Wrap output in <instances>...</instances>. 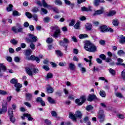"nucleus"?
<instances>
[{
    "instance_id": "obj_1",
    "label": "nucleus",
    "mask_w": 125,
    "mask_h": 125,
    "mask_svg": "<svg viewBox=\"0 0 125 125\" xmlns=\"http://www.w3.org/2000/svg\"><path fill=\"white\" fill-rule=\"evenodd\" d=\"M84 48L89 52H95L97 51V47L89 41H86L84 45Z\"/></svg>"
},
{
    "instance_id": "obj_2",
    "label": "nucleus",
    "mask_w": 125,
    "mask_h": 125,
    "mask_svg": "<svg viewBox=\"0 0 125 125\" xmlns=\"http://www.w3.org/2000/svg\"><path fill=\"white\" fill-rule=\"evenodd\" d=\"M69 117L70 119L73 120V122H77V119H82L83 114H82V112L78 110L75 112V114L70 112Z\"/></svg>"
},
{
    "instance_id": "obj_3",
    "label": "nucleus",
    "mask_w": 125,
    "mask_h": 125,
    "mask_svg": "<svg viewBox=\"0 0 125 125\" xmlns=\"http://www.w3.org/2000/svg\"><path fill=\"white\" fill-rule=\"evenodd\" d=\"M26 73L30 77H33L34 75L39 73L40 70L38 68L26 67L25 68Z\"/></svg>"
},
{
    "instance_id": "obj_4",
    "label": "nucleus",
    "mask_w": 125,
    "mask_h": 125,
    "mask_svg": "<svg viewBox=\"0 0 125 125\" xmlns=\"http://www.w3.org/2000/svg\"><path fill=\"white\" fill-rule=\"evenodd\" d=\"M10 83H12V84H15L14 86L15 87H16V91L17 92H19V91H20V88L22 87V84L20 83H18V80L17 79L13 78L10 81Z\"/></svg>"
},
{
    "instance_id": "obj_5",
    "label": "nucleus",
    "mask_w": 125,
    "mask_h": 125,
    "mask_svg": "<svg viewBox=\"0 0 125 125\" xmlns=\"http://www.w3.org/2000/svg\"><path fill=\"white\" fill-rule=\"evenodd\" d=\"M26 42H36L38 41V37L34 36V35L32 34H28V38H26L25 39Z\"/></svg>"
},
{
    "instance_id": "obj_6",
    "label": "nucleus",
    "mask_w": 125,
    "mask_h": 125,
    "mask_svg": "<svg viewBox=\"0 0 125 125\" xmlns=\"http://www.w3.org/2000/svg\"><path fill=\"white\" fill-rule=\"evenodd\" d=\"M52 31L54 32V34L51 35L52 37H53L55 39H57L58 37L60 36V30L58 29V27L57 26H52L51 27Z\"/></svg>"
},
{
    "instance_id": "obj_7",
    "label": "nucleus",
    "mask_w": 125,
    "mask_h": 125,
    "mask_svg": "<svg viewBox=\"0 0 125 125\" xmlns=\"http://www.w3.org/2000/svg\"><path fill=\"white\" fill-rule=\"evenodd\" d=\"M86 100V98L84 96H82L80 97V99H77L75 100V103L78 106H82L83 105V104L85 102V101Z\"/></svg>"
},
{
    "instance_id": "obj_8",
    "label": "nucleus",
    "mask_w": 125,
    "mask_h": 125,
    "mask_svg": "<svg viewBox=\"0 0 125 125\" xmlns=\"http://www.w3.org/2000/svg\"><path fill=\"white\" fill-rule=\"evenodd\" d=\"M99 30L102 33H107V32H110L112 33L113 32V29L111 28H108L105 25H102L99 27Z\"/></svg>"
},
{
    "instance_id": "obj_9",
    "label": "nucleus",
    "mask_w": 125,
    "mask_h": 125,
    "mask_svg": "<svg viewBox=\"0 0 125 125\" xmlns=\"http://www.w3.org/2000/svg\"><path fill=\"white\" fill-rule=\"evenodd\" d=\"M18 25H19L18 29L16 28V26H13L12 27V31H13L14 34H17V33H23V32H24L23 27H22L20 24H18Z\"/></svg>"
},
{
    "instance_id": "obj_10",
    "label": "nucleus",
    "mask_w": 125,
    "mask_h": 125,
    "mask_svg": "<svg viewBox=\"0 0 125 125\" xmlns=\"http://www.w3.org/2000/svg\"><path fill=\"white\" fill-rule=\"evenodd\" d=\"M104 118H105V115H104V111H103V110H100L98 113V119H99L100 122H104Z\"/></svg>"
},
{
    "instance_id": "obj_11",
    "label": "nucleus",
    "mask_w": 125,
    "mask_h": 125,
    "mask_svg": "<svg viewBox=\"0 0 125 125\" xmlns=\"http://www.w3.org/2000/svg\"><path fill=\"white\" fill-rule=\"evenodd\" d=\"M27 60H32V61H36L37 63H40L41 62V60L38 57H36L34 55L31 56L30 57L27 58Z\"/></svg>"
},
{
    "instance_id": "obj_12",
    "label": "nucleus",
    "mask_w": 125,
    "mask_h": 125,
    "mask_svg": "<svg viewBox=\"0 0 125 125\" xmlns=\"http://www.w3.org/2000/svg\"><path fill=\"white\" fill-rule=\"evenodd\" d=\"M104 13V8L103 7H101L100 10H98L95 12L93 14L94 16H96V15H100L101 14H103Z\"/></svg>"
},
{
    "instance_id": "obj_13",
    "label": "nucleus",
    "mask_w": 125,
    "mask_h": 125,
    "mask_svg": "<svg viewBox=\"0 0 125 125\" xmlns=\"http://www.w3.org/2000/svg\"><path fill=\"white\" fill-rule=\"evenodd\" d=\"M25 99L27 101H31L32 99H33V94L31 93H26Z\"/></svg>"
},
{
    "instance_id": "obj_14",
    "label": "nucleus",
    "mask_w": 125,
    "mask_h": 125,
    "mask_svg": "<svg viewBox=\"0 0 125 125\" xmlns=\"http://www.w3.org/2000/svg\"><path fill=\"white\" fill-rule=\"evenodd\" d=\"M36 102L37 103H40L42 106H45V102L42 100V99L41 97H38L36 98Z\"/></svg>"
},
{
    "instance_id": "obj_15",
    "label": "nucleus",
    "mask_w": 125,
    "mask_h": 125,
    "mask_svg": "<svg viewBox=\"0 0 125 125\" xmlns=\"http://www.w3.org/2000/svg\"><path fill=\"white\" fill-rule=\"evenodd\" d=\"M42 4L43 7H46L47 8H48V9H51L52 8V6L47 4V3L44 0H42Z\"/></svg>"
},
{
    "instance_id": "obj_16",
    "label": "nucleus",
    "mask_w": 125,
    "mask_h": 125,
    "mask_svg": "<svg viewBox=\"0 0 125 125\" xmlns=\"http://www.w3.org/2000/svg\"><path fill=\"white\" fill-rule=\"evenodd\" d=\"M119 42L121 44H125V37L124 35H121L119 37Z\"/></svg>"
},
{
    "instance_id": "obj_17",
    "label": "nucleus",
    "mask_w": 125,
    "mask_h": 125,
    "mask_svg": "<svg viewBox=\"0 0 125 125\" xmlns=\"http://www.w3.org/2000/svg\"><path fill=\"white\" fill-rule=\"evenodd\" d=\"M96 95H89L88 98L87 99L88 101L91 102L94 99H97Z\"/></svg>"
},
{
    "instance_id": "obj_18",
    "label": "nucleus",
    "mask_w": 125,
    "mask_h": 125,
    "mask_svg": "<svg viewBox=\"0 0 125 125\" xmlns=\"http://www.w3.org/2000/svg\"><path fill=\"white\" fill-rule=\"evenodd\" d=\"M89 119L88 118V117H85L83 120V123H86L87 125H91V123L90 122V121H89Z\"/></svg>"
},
{
    "instance_id": "obj_19",
    "label": "nucleus",
    "mask_w": 125,
    "mask_h": 125,
    "mask_svg": "<svg viewBox=\"0 0 125 125\" xmlns=\"http://www.w3.org/2000/svg\"><path fill=\"white\" fill-rule=\"evenodd\" d=\"M0 68H1L2 70L5 71L6 70V67H5V66L3 65L2 63H0V78H1L2 74L1 73V69H0Z\"/></svg>"
},
{
    "instance_id": "obj_20",
    "label": "nucleus",
    "mask_w": 125,
    "mask_h": 125,
    "mask_svg": "<svg viewBox=\"0 0 125 125\" xmlns=\"http://www.w3.org/2000/svg\"><path fill=\"white\" fill-rule=\"evenodd\" d=\"M81 10L82 11H91V7L90 6L88 7L83 6L81 7Z\"/></svg>"
},
{
    "instance_id": "obj_21",
    "label": "nucleus",
    "mask_w": 125,
    "mask_h": 125,
    "mask_svg": "<svg viewBox=\"0 0 125 125\" xmlns=\"http://www.w3.org/2000/svg\"><path fill=\"white\" fill-rule=\"evenodd\" d=\"M89 59L90 60H87L86 58H84V61H86V62H88L89 63V66H91L92 65V63L91 62V59H92V56H89L88 57Z\"/></svg>"
},
{
    "instance_id": "obj_22",
    "label": "nucleus",
    "mask_w": 125,
    "mask_h": 125,
    "mask_svg": "<svg viewBox=\"0 0 125 125\" xmlns=\"http://www.w3.org/2000/svg\"><path fill=\"white\" fill-rule=\"evenodd\" d=\"M69 68L71 71H75L76 70V65L73 63H70L69 64Z\"/></svg>"
},
{
    "instance_id": "obj_23",
    "label": "nucleus",
    "mask_w": 125,
    "mask_h": 125,
    "mask_svg": "<svg viewBox=\"0 0 125 125\" xmlns=\"http://www.w3.org/2000/svg\"><path fill=\"white\" fill-rule=\"evenodd\" d=\"M85 28L87 31H90L92 28V25L90 23H87L85 25Z\"/></svg>"
},
{
    "instance_id": "obj_24",
    "label": "nucleus",
    "mask_w": 125,
    "mask_h": 125,
    "mask_svg": "<svg viewBox=\"0 0 125 125\" xmlns=\"http://www.w3.org/2000/svg\"><path fill=\"white\" fill-rule=\"evenodd\" d=\"M123 62H124V60L121 58L117 59V62L116 63L117 66H121L123 64Z\"/></svg>"
},
{
    "instance_id": "obj_25",
    "label": "nucleus",
    "mask_w": 125,
    "mask_h": 125,
    "mask_svg": "<svg viewBox=\"0 0 125 125\" xmlns=\"http://www.w3.org/2000/svg\"><path fill=\"white\" fill-rule=\"evenodd\" d=\"M32 52H33V51L30 49L26 50L25 52V56H30L32 54Z\"/></svg>"
},
{
    "instance_id": "obj_26",
    "label": "nucleus",
    "mask_w": 125,
    "mask_h": 125,
    "mask_svg": "<svg viewBox=\"0 0 125 125\" xmlns=\"http://www.w3.org/2000/svg\"><path fill=\"white\" fill-rule=\"evenodd\" d=\"M117 13V12L115 10L110 11L109 13L107 14V16H114V15H116Z\"/></svg>"
},
{
    "instance_id": "obj_27",
    "label": "nucleus",
    "mask_w": 125,
    "mask_h": 125,
    "mask_svg": "<svg viewBox=\"0 0 125 125\" xmlns=\"http://www.w3.org/2000/svg\"><path fill=\"white\" fill-rule=\"evenodd\" d=\"M1 110L3 114L6 113V112H7V106L6 105H2Z\"/></svg>"
},
{
    "instance_id": "obj_28",
    "label": "nucleus",
    "mask_w": 125,
    "mask_h": 125,
    "mask_svg": "<svg viewBox=\"0 0 125 125\" xmlns=\"http://www.w3.org/2000/svg\"><path fill=\"white\" fill-rule=\"evenodd\" d=\"M100 95L102 97H106V92L103 90H101L100 91Z\"/></svg>"
},
{
    "instance_id": "obj_29",
    "label": "nucleus",
    "mask_w": 125,
    "mask_h": 125,
    "mask_svg": "<svg viewBox=\"0 0 125 125\" xmlns=\"http://www.w3.org/2000/svg\"><path fill=\"white\" fill-rule=\"evenodd\" d=\"M59 44L62 46H65L64 48L65 50H67V46H66L67 44L65 43L64 41L63 42L62 41H60L59 42Z\"/></svg>"
},
{
    "instance_id": "obj_30",
    "label": "nucleus",
    "mask_w": 125,
    "mask_h": 125,
    "mask_svg": "<svg viewBox=\"0 0 125 125\" xmlns=\"http://www.w3.org/2000/svg\"><path fill=\"white\" fill-rule=\"evenodd\" d=\"M112 23L114 26H119V20L117 19L113 20Z\"/></svg>"
},
{
    "instance_id": "obj_31",
    "label": "nucleus",
    "mask_w": 125,
    "mask_h": 125,
    "mask_svg": "<svg viewBox=\"0 0 125 125\" xmlns=\"http://www.w3.org/2000/svg\"><path fill=\"white\" fill-rule=\"evenodd\" d=\"M47 100L49 103H50V104H54V103H55V101H54V100H53V99H52V98L50 97H48L47 98Z\"/></svg>"
},
{
    "instance_id": "obj_32",
    "label": "nucleus",
    "mask_w": 125,
    "mask_h": 125,
    "mask_svg": "<svg viewBox=\"0 0 125 125\" xmlns=\"http://www.w3.org/2000/svg\"><path fill=\"white\" fill-rule=\"evenodd\" d=\"M40 13L42 15H43V14H47V11L46 9L43 8H41V11Z\"/></svg>"
},
{
    "instance_id": "obj_33",
    "label": "nucleus",
    "mask_w": 125,
    "mask_h": 125,
    "mask_svg": "<svg viewBox=\"0 0 125 125\" xmlns=\"http://www.w3.org/2000/svg\"><path fill=\"white\" fill-rule=\"evenodd\" d=\"M11 43L13 45H16L18 43V41H16L15 39H12L10 41Z\"/></svg>"
},
{
    "instance_id": "obj_34",
    "label": "nucleus",
    "mask_w": 125,
    "mask_h": 125,
    "mask_svg": "<svg viewBox=\"0 0 125 125\" xmlns=\"http://www.w3.org/2000/svg\"><path fill=\"white\" fill-rule=\"evenodd\" d=\"M25 117H26V118H28V121H33V118L31 116V114L26 113V114H25Z\"/></svg>"
},
{
    "instance_id": "obj_35",
    "label": "nucleus",
    "mask_w": 125,
    "mask_h": 125,
    "mask_svg": "<svg viewBox=\"0 0 125 125\" xmlns=\"http://www.w3.org/2000/svg\"><path fill=\"white\" fill-rule=\"evenodd\" d=\"M108 71L111 75H112V76H116V70L112 68H110L108 69Z\"/></svg>"
},
{
    "instance_id": "obj_36",
    "label": "nucleus",
    "mask_w": 125,
    "mask_h": 125,
    "mask_svg": "<svg viewBox=\"0 0 125 125\" xmlns=\"http://www.w3.org/2000/svg\"><path fill=\"white\" fill-rule=\"evenodd\" d=\"M53 77V74L52 73L49 72L47 74L46 79V80H48V79H51Z\"/></svg>"
},
{
    "instance_id": "obj_37",
    "label": "nucleus",
    "mask_w": 125,
    "mask_h": 125,
    "mask_svg": "<svg viewBox=\"0 0 125 125\" xmlns=\"http://www.w3.org/2000/svg\"><path fill=\"white\" fill-rule=\"evenodd\" d=\"M53 91H54V89H53V88L51 87H49L47 88V92H48V93H52Z\"/></svg>"
},
{
    "instance_id": "obj_38",
    "label": "nucleus",
    "mask_w": 125,
    "mask_h": 125,
    "mask_svg": "<svg viewBox=\"0 0 125 125\" xmlns=\"http://www.w3.org/2000/svg\"><path fill=\"white\" fill-rule=\"evenodd\" d=\"M32 12H34V13H37V12H39V11H40V10L39 9V8L37 7H34L32 8Z\"/></svg>"
},
{
    "instance_id": "obj_39",
    "label": "nucleus",
    "mask_w": 125,
    "mask_h": 125,
    "mask_svg": "<svg viewBox=\"0 0 125 125\" xmlns=\"http://www.w3.org/2000/svg\"><path fill=\"white\" fill-rule=\"evenodd\" d=\"M8 114L9 117H11L13 116V111L12 110V108H10L8 110Z\"/></svg>"
},
{
    "instance_id": "obj_40",
    "label": "nucleus",
    "mask_w": 125,
    "mask_h": 125,
    "mask_svg": "<svg viewBox=\"0 0 125 125\" xmlns=\"http://www.w3.org/2000/svg\"><path fill=\"white\" fill-rule=\"evenodd\" d=\"M118 55H119V56H123V55H125V51L123 50H119L117 52Z\"/></svg>"
},
{
    "instance_id": "obj_41",
    "label": "nucleus",
    "mask_w": 125,
    "mask_h": 125,
    "mask_svg": "<svg viewBox=\"0 0 125 125\" xmlns=\"http://www.w3.org/2000/svg\"><path fill=\"white\" fill-rule=\"evenodd\" d=\"M88 36L86 34H80L79 35V39H85V38H87Z\"/></svg>"
},
{
    "instance_id": "obj_42",
    "label": "nucleus",
    "mask_w": 125,
    "mask_h": 125,
    "mask_svg": "<svg viewBox=\"0 0 125 125\" xmlns=\"http://www.w3.org/2000/svg\"><path fill=\"white\" fill-rule=\"evenodd\" d=\"M54 3L57 5H62V1H61L60 0H56L54 1Z\"/></svg>"
},
{
    "instance_id": "obj_43",
    "label": "nucleus",
    "mask_w": 125,
    "mask_h": 125,
    "mask_svg": "<svg viewBox=\"0 0 125 125\" xmlns=\"http://www.w3.org/2000/svg\"><path fill=\"white\" fill-rule=\"evenodd\" d=\"M121 77L123 81L125 82V69L123 70V71L121 72Z\"/></svg>"
},
{
    "instance_id": "obj_44",
    "label": "nucleus",
    "mask_w": 125,
    "mask_h": 125,
    "mask_svg": "<svg viewBox=\"0 0 125 125\" xmlns=\"http://www.w3.org/2000/svg\"><path fill=\"white\" fill-rule=\"evenodd\" d=\"M53 42V39L51 38H48L46 40V42H47V43H51Z\"/></svg>"
},
{
    "instance_id": "obj_45",
    "label": "nucleus",
    "mask_w": 125,
    "mask_h": 125,
    "mask_svg": "<svg viewBox=\"0 0 125 125\" xmlns=\"http://www.w3.org/2000/svg\"><path fill=\"white\" fill-rule=\"evenodd\" d=\"M55 52L57 56H60V57H61V56H62L63 55V54L60 51V50H56L55 51Z\"/></svg>"
},
{
    "instance_id": "obj_46",
    "label": "nucleus",
    "mask_w": 125,
    "mask_h": 125,
    "mask_svg": "<svg viewBox=\"0 0 125 125\" xmlns=\"http://www.w3.org/2000/svg\"><path fill=\"white\" fill-rule=\"evenodd\" d=\"M12 7H13V5H12V4H9V6L7 7V11L8 12L12 11Z\"/></svg>"
},
{
    "instance_id": "obj_47",
    "label": "nucleus",
    "mask_w": 125,
    "mask_h": 125,
    "mask_svg": "<svg viewBox=\"0 0 125 125\" xmlns=\"http://www.w3.org/2000/svg\"><path fill=\"white\" fill-rule=\"evenodd\" d=\"M25 15L29 19L33 18V15H32V14L29 13L28 12H25Z\"/></svg>"
},
{
    "instance_id": "obj_48",
    "label": "nucleus",
    "mask_w": 125,
    "mask_h": 125,
    "mask_svg": "<svg viewBox=\"0 0 125 125\" xmlns=\"http://www.w3.org/2000/svg\"><path fill=\"white\" fill-rule=\"evenodd\" d=\"M115 96L116 97H119V98H123L124 97L122 93L119 92L115 93Z\"/></svg>"
},
{
    "instance_id": "obj_49",
    "label": "nucleus",
    "mask_w": 125,
    "mask_h": 125,
    "mask_svg": "<svg viewBox=\"0 0 125 125\" xmlns=\"http://www.w3.org/2000/svg\"><path fill=\"white\" fill-rule=\"evenodd\" d=\"M13 15L14 16H20L21 14H20V13H19V12H18L17 11H14L13 12Z\"/></svg>"
},
{
    "instance_id": "obj_50",
    "label": "nucleus",
    "mask_w": 125,
    "mask_h": 125,
    "mask_svg": "<svg viewBox=\"0 0 125 125\" xmlns=\"http://www.w3.org/2000/svg\"><path fill=\"white\" fill-rule=\"evenodd\" d=\"M44 122L45 124H46V125H51V121H50V120H49L48 119H45L44 120Z\"/></svg>"
},
{
    "instance_id": "obj_51",
    "label": "nucleus",
    "mask_w": 125,
    "mask_h": 125,
    "mask_svg": "<svg viewBox=\"0 0 125 125\" xmlns=\"http://www.w3.org/2000/svg\"><path fill=\"white\" fill-rule=\"evenodd\" d=\"M92 109H93V107H92L91 105H89L86 107V110H87V111H91Z\"/></svg>"
},
{
    "instance_id": "obj_52",
    "label": "nucleus",
    "mask_w": 125,
    "mask_h": 125,
    "mask_svg": "<svg viewBox=\"0 0 125 125\" xmlns=\"http://www.w3.org/2000/svg\"><path fill=\"white\" fill-rule=\"evenodd\" d=\"M100 58L102 59V60H105L106 59V56L103 54H102L99 55Z\"/></svg>"
},
{
    "instance_id": "obj_53",
    "label": "nucleus",
    "mask_w": 125,
    "mask_h": 125,
    "mask_svg": "<svg viewBox=\"0 0 125 125\" xmlns=\"http://www.w3.org/2000/svg\"><path fill=\"white\" fill-rule=\"evenodd\" d=\"M99 0H94V5H95V6H98V5H99Z\"/></svg>"
},
{
    "instance_id": "obj_54",
    "label": "nucleus",
    "mask_w": 125,
    "mask_h": 125,
    "mask_svg": "<svg viewBox=\"0 0 125 125\" xmlns=\"http://www.w3.org/2000/svg\"><path fill=\"white\" fill-rule=\"evenodd\" d=\"M0 94L1 95H6V94H7V92L4 90H0Z\"/></svg>"
},
{
    "instance_id": "obj_55",
    "label": "nucleus",
    "mask_w": 125,
    "mask_h": 125,
    "mask_svg": "<svg viewBox=\"0 0 125 125\" xmlns=\"http://www.w3.org/2000/svg\"><path fill=\"white\" fill-rule=\"evenodd\" d=\"M50 21V18H49V17L44 18V19H43V21L45 23H48V22H49Z\"/></svg>"
},
{
    "instance_id": "obj_56",
    "label": "nucleus",
    "mask_w": 125,
    "mask_h": 125,
    "mask_svg": "<svg viewBox=\"0 0 125 125\" xmlns=\"http://www.w3.org/2000/svg\"><path fill=\"white\" fill-rule=\"evenodd\" d=\"M30 48H31V49H32V50H35V48H36V47L35 46V44L33 43V42L30 43Z\"/></svg>"
},
{
    "instance_id": "obj_57",
    "label": "nucleus",
    "mask_w": 125,
    "mask_h": 125,
    "mask_svg": "<svg viewBox=\"0 0 125 125\" xmlns=\"http://www.w3.org/2000/svg\"><path fill=\"white\" fill-rule=\"evenodd\" d=\"M14 61H15V62H17V63L20 62V58H19V57H15Z\"/></svg>"
},
{
    "instance_id": "obj_58",
    "label": "nucleus",
    "mask_w": 125,
    "mask_h": 125,
    "mask_svg": "<svg viewBox=\"0 0 125 125\" xmlns=\"http://www.w3.org/2000/svg\"><path fill=\"white\" fill-rule=\"evenodd\" d=\"M24 105H25V106H27V107H28V108H31V107H32V105L29 102H25L24 103Z\"/></svg>"
},
{
    "instance_id": "obj_59",
    "label": "nucleus",
    "mask_w": 125,
    "mask_h": 125,
    "mask_svg": "<svg viewBox=\"0 0 125 125\" xmlns=\"http://www.w3.org/2000/svg\"><path fill=\"white\" fill-rule=\"evenodd\" d=\"M10 121L12 123H14L15 122V118L13 117V115H12V116H10Z\"/></svg>"
},
{
    "instance_id": "obj_60",
    "label": "nucleus",
    "mask_w": 125,
    "mask_h": 125,
    "mask_svg": "<svg viewBox=\"0 0 125 125\" xmlns=\"http://www.w3.org/2000/svg\"><path fill=\"white\" fill-rule=\"evenodd\" d=\"M74 28L75 29H80V22H77L74 25Z\"/></svg>"
},
{
    "instance_id": "obj_61",
    "label": "nucleus",
    "mask_w": 125,
    "mask_h": 125,
    "mask_svg": "<svg viewBox=\"0 0 125 125\" xmlns=\"http://www.w3.org/2000/svg\"><path fill=\"white\" fill-rule=\"evenodd\" d=\"M42 68L45 70V71H48L49 70V67L47 65H43Z\"/></svg>"
},
{
    "instance_id": "obj_62",
    "label": "nucleus",
    "mask_w": 125,
    "mask_h": 125,
    "mask_svg": "<svg viewBox=\"0 0 125 125\" xmlns=\"http://www.w3.org/2000/svg\"><path fill=\"white\" fill-rule=\"evenodd\" d=\"M29 30L32 31H35V27H34V25H29Z\"/></svg>"
},
{
    "instance_id": "obj_63",
    "label": "nucleus",
    "mask_w": 125,
    "mask_h": 125,
    "mask_svg": "<svg viewBox=\"0 0 125 125\" xmlns=\"http://www.w3.org/2000/svg\"><path fill=\"white\" fill-rule=\"evenodd\" d=\"M32 17L35 21H38V15L37 14L32 15Z\"/></svg>"
},
{
    "instance_id": "obj_64",
    "label": "nucleus",
    "mask_w": 125,
    "mask_h": 125,
    "mask_svg": "<svg viewBox=\"0 0 125 125\" xmlns=\"http://www.w3.org/2000/svg\"><path fill=\"white\" fill-rule=\"evenodd\" d=\"M99 43L101 44V45H105V41L101 40L100 41Z\"/></svg>"
}]
</instances>
